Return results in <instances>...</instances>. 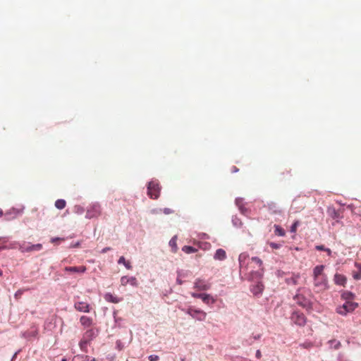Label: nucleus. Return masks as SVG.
Segmentation results:
<instances>
[{
  "label": "nucleus",
  "instance_id": "f257e3e1",
  "mask_svg": "<svg viewBox=\"0 0 361 361\" xmlns=\"http://www.w3.org/2000/svg\"><path fill=\"white\" fill-rule=\"evenodd\" d=\"M324 266L317 265L313 269L314 286L317 292H322L328 288V280L324 273Z\"/></svg>",
  "mask_w": 361,
  "mask_h": 361
},
{
  "label": "nucleus",
  "instance_id": "f03ea898",
  "mask_svg": "<svg viewBox=\"0 0 361 361\" xmlns=\"http://www.w3.org/2000/svg\"><path fill=\"white\" fill-rule=\"evenodd\" d=\"M161 188L156 180H152L148 183L147 195L152 199H157L160 195Z\"/></svg>",
  "mask_w": 361,
  "mask_h": 361
},
{
  "label": "nucleus",
  "instance_id": "7ed1b4c3",
  "mask_svg": "<svg viewBox=\"0 0 361 361\" xmlns=\"http://www.w3.org/2000/svg\"><path fill=\"white\" fill-rule=\"evenodd\" d=\"M250 264H255L256 267H253V268L257 267L258 269L255 271H251L252 278L260 279L264 271L262 261L259 258L254 257H252Z\"/></svg>",
  "mask_w": 361,
  "mask_h": 361
},
{
  "label": "nucleus",
  "instance_id": "20e7f679",
  "mask_svg": "<svg viewBox=\"0 0 361 361\" xmlns=\"http://www.w3.org/2000/svg\"><path fill=\"white\" fill-rule=\"evenodd\" d=\"M357 305L356 302L346 301L343 305L337 307L336 312L339 314L345 315L347 313L353 312Z\"/></svg>",
  "mask_w": 361,
  "mask_h": 361
},
{
  "label": "nucleus",
  "instance_id": "39448f33",
  "mask_svg": "<svg viewBox=\"0 0 361 361\" xmlns=\"http://www.w3.org/2000/svg\"><path fill=\"white\" fill-rule=\"evenodd\" d=\"M296 303L306 309L307 310H311L312 309V303L310 299L305 298L303 295L297 294L295 298Z\"/></svg>",
  "mask_w": 361,
  "mask_h": 361
},
{
  "label": "nucleus",
  "instance_id": "423d86ee",
  "mask_svg": "<svg viewBox=\"0 0 361 361\" xmlns=\"http://www.w3.org/2000/svg\"><path fill=\"white\" fill-rule=\"evenodd\" d=\"M102 213L101 206L98 203L92 204L86 212V217L92 219L99 216Z\"/></svg>",
  "mask_w": 361,
  "mask_h": 361
},
{
  "label": "nucleus",
  "instance_id": "0eeeda50",
  "mask_svg": "<svg viewBox=\"0 0 361 361\" xmlns=\"http://www.w3.org/2000/svg\"><path fill=\"white\" fill-rule=\"evenodd\" d=\"M187 313L190 315L192 318L196 319L199 321H204L206 319L207 313L201 310H196L192 307H190L187 310Z\"/></svg>",
  "mask_w": 361,
  "mask_h": 361
},
{
  "label": "nucleus",
  "instance_id": "6e6552de",
  "mask_svg": "<svg viewBox=\"0 0 361 361\" xmlns=\"http://www.w3.org/2000/svg\"><path fill=\"white\" fill-rule=\"evenodd\" d=\"M291 320L298 326H304L306 324V317L303 313L295 312L291 316Z\"/></svg>",
  "mask_w": 361,
  "mask_h": 361
},
{
  "label": "nucleus",
  "instance_id": "1a4fd4ad",
  "mask_svg": "<svg viewBox=\"0 0 361 361\" xmlns=\"http://www.w3.org/2000/svg\"><path fill=\"white\" fill-rule=\"evenodd\" d=\"M210 287V283L201 279H197L194 282V288L197 290H207Z\"/></svg>",
  "mask_w": 361,
  "mask_h": 361
},
{
  "label": "nucleus",
  "instance_id": "9d476101",
  "mask_svg": "<svg viewBox=\"0 0 361 361\" xmlns=\"http://www.w3.org/2000/svg\"><path fill=\"white\" fill-rule=\"evenodd\" d=\"M249 258V255L246 252H243L239 255L238 261H239V267L240 270L247 271L248 264H247L246 262Z\"/></svg>",
  "mask_w": 361,
  "mask_h": 361
},
{
  "label": "nucleus",
  "instance_id": "9b49d317",
  "mask_svg": "<svg viewBox=\"0 0 361 361\" xmlns=\"http://www.w3.org/2000/svg\"><path fill=\"white\" fill-rule=\"evenodd\" d=\"M74 307L76 310L78 312H90V306L87 302H82V301H78L74 303Z\"/></svg>",
  "mask_w": 361,
  "mask_h": 361
},
{
  "label": "nucleus",
  "instance_id": "f8f14e48",
  "mask_svg": "<svg viewBox=\"0 0 361 361\" xmlns=\"http://www.w3.org/2000/svg\"><path fill=\"white\" fill-rule=\"evenodd\" d=\"M130 284L133 286H137L138 282L135 277L131 276L128 277L126 276H122L121 279V284L126 286L127 284Z\"/></svg>",
  "mask_w": 361,
  "mask_h": 361
},
{
  "label": "nucleus",
  "instance_id": "ddd939ff",
  "mask_svg": "<svg viewBox=\"0 0 361 361\" xmlns=\"http://www.w3.org/2000/svg\"><path fill=\"white\" fill-rule=\"evenodd\" d=\"M334 283L337 285L345 286L347 279L346 277L341 274H336L334 278Z\"/></svg>",
  "mask_w": 361,
  "mask_h": 361
},
{
  "label": "nucleus",
  "instance_id": "4468645a",
  "mask_svg": "<svg viewBox=\"0 0 361 361\" xmlns=\"http://www.w3.org/2000/svg\"><path fill=\"white\" fill-rule=\"evenodd\" d=\"M250 290L254 295H257L262 293L264 290V286L261 282L258 281L256 284L252 286Z\"/></svg>",
  "mask_w": 361,
  "mask_h": 361
},
{
  "label": "nucleus",
  "instance_id": "2eb2a0df",
  "mask_svg": "<svg viewBox=\"0 0 361 361\" xmlns=\"http://www.w3.org/2000/svg\"><path fill=\"white\" fill-rule=\"evenodd\" d=\"M64 270L72 273H84L86 271V267L85 266L66 267Z\"/></svg>",
  "mask_w": 361,
  "mask_h": 361
},
{
  "label": "nucleus",
  "instance_id": "dca6fc26",
  "mask_svg": "<svg viewBox=\"0 0 361 361\" xmlns=\"http://www.w3.org/2000/svg\"><path fill=\"white\" fill-rule=\"evenodd\" d=\"M355 269L353 271V277L355 280L361 279V264L358 262L355 263Z\"/></svg>",
  "mask_w": 361,
  "mask_h": 361
},
{
  "label": "nucleus",
  "instance_id": "f3484780",
  "mask_svg": "<svg viewBox=\"0 0 361 361\" xmlns=\"http://www.w3.org/2000/svg\"><path fill=\"white\" fill-rule=\"evenodd\" d=\"M80 322L85 328H88L93 324L92 319L87 316H82L80 318Z\"/></svg>",
  "mask_w": 361,
  "mask_h": 361
},
{
  "label": "nucleus",
  "instance_id": "a211bd4d",
  "mask_svg": "<svg viewBox=\"0 0 361 361\" xmlns=\"http://www.w3.org/2000/svg\"><path fill=\"white\" fill-rule=\"evenodd\" d=\"M214 258L216 260H224L226 258V251L221 248L216 250Z\"/></svg>",
  "mask_w": 361,
  "mask_h": 361
},
{
  "label": "nucleus",
  "instance_id": "6ab92c4d",
  "mask_svg": "<svg viewBox=\"0 0 361 361\" xmlns=\"http://www.w3.org/2000/svg\"><path fill=\"white\" fill-rule=\"evenodd\" d=\"M267 208L269 211H271L274 214H281V210L280 208L277 206V204L275 202H269L267 204Z\"/></svg>",
  "mask_w": 361,
  "mask_h": 361
},
{
  "label": "nucleus",
  "instance_id": "aec40b11",
  "mask_svg": "<svg viewBox=\"0 0 361 361\" xmlns=\"http://www.w3.org/2000/svg\"><path fill=\"white\" fill-rule=\"evenodd\" d=\"M300 276L299 274H293V276L286 279V282L289 285H297L298 283V280L300 279Z\"/></svg>",
  "mask_w": 361,
  "mask_h": 361
},
{
  "label": "nucleus",
  "instance_id": "412c9836",
  "mask_svg": "<svg viewBox=\"0 0 361 361\" xmlns=\"http://www.w3.org/2000/svg\"><path fill=\"white\" fill-rule=\"evenodd\" d=\"M104 299L113 303H118L121 301V299L118 298L116 296L112 295L111 293H106L104 295Z\"/></svg>",
  "mask_w": 361,
  "mask_h": 361
},
{
  "label": "nucleus",
  "instance_id": "4be33fe9",
  "mask_svg": "<svg viewBox=\"0 0 361 361\" xmlns=\"http://www.w3.org/2000/svg\"><path fill=\"white\" fill-rule=\"evenodd\" d=\"M119 264H123L127 269H132L131 264L129 261H126L124 257H121L118 261Z\"/></svg>",
  "mask_w": 361,
  "mask_h": 361
},
{
  "label": "nucleus",
  "instance_id": "5701e85b",
  "mask_svg": "<svg viewBox=\"0 0 361 361\" xmlns=\"http://www.w3.org/2000/svg\"><path fill=\"white\" fill-rule=\"evenodd\" d=\"M202 301L207 305L214 304L216 302L215 299L211 295L207 293L204 296Z\"/></svg>",
  "mask_w": 361,
  "mask_h": 361
},
{
  "label": "nucleus",
  "instance_id": "b1692460",
  "mask_svg": "<svg viewBox=\"0 0 361 361\" xmlns=\"http://www.w3.org/2000/svg\"><path fill=\"white\" fill-rule=\"evenodd\" d=\"M38 331L37 329H34L31 331H26L23 334V336L26 338H30V337H35L37 336Z\"/></svg>",
  "mask_w": 361,
  "mask_h": 361
},
{
  "label": "nucleus",
  "instance_id": "393cba45",
  "mask_svg": "<svg viewBox=\"0 0 361 361\" xmlns=\"http://www.w3.org/2000/svg\"><path fill=\"white\" fill-rule=\"evenodd\" d=\"M182 250L186 254L195 253L197 251L196 248L188 245L183 246Z\"/></svg>",
  "mask_w": 361,
  "mask_h": 361
},
{
  "label": "nucleus",
  "instance_id": "a878e982",
  "mask_svg": "<svg viewBox=\"0 0 361 361\" xmlns=\"http://www.w3.org/2000/svg\"><path fill=\"white\" fill-rule=\"evenodd\" d=\"M66 202L64 200L59 199L55 202V207L59 209H63L65 208Z\"/></svg>",
  "mask_w": 361,
  "mask_h": 361
},
{
  "label": "nucleus",
  "instance_id": "bb28decb",
  "mask_svg": "<svg viewBox=\"0 0 361 361\" xmlns=\"http://www.w3.org/2000/svg\"><path fill=\"white\" fill-rule=\"evenodd\" d=\"M274 228H275L274 233L276 235H277L279 236H284L285 235V234H286L285 231L280 226L275 225Z\"/></svg>",
  "mask_w": 361,
  "mask_h": 361
},
{
  "label": "nucleus",
  "instance_id": "cd10ccee",
  "mask_svg": "<svg viewBox=\"0 0 361 361\" xmlns=\"http://www.w3.org/2000/svg\"><path fill=\"white\" fill-rule=\"evenodd\" d=\"M19 249L22 252H32V248L30 247V245L26 244L25 243L20 245L19 247Z\"/></svg>",
  "mask_w": 361,
  "mask_h": 361
},
{
  "label": "nucleus",
  "instance_id": "c85d7f7f",
  "mask_svg": "<svg viewBox=\"0 0 361 361\" xmlns=\"http://www.w3.org/2000/svg\"><path fill=\"white\" fill-rule=\"evenodd\" d=\"M169 245L170 246H171L172 247H174V250L173 252H176V249H177V247H176V236H174L173 237L170 241H169Z\"/></svg>",
  "mask_w": 361,
  "mask_h": 361
},
{
  "label": "nucleus",
  "instance_id": "c756f323",
  "mask_svg": "<svg viewBox=\"0 0 361 361\" xmlns=\"http://www.w3.org/2000/svg\"><path fill=\"white\" fill-rule=\"evenodd\" d=\"M300 225V221H295L293 225L291 226L290 227V232L291 233H295L296 231H297V228L298 226Z\"/></svg>",
  "mask_w": 361,
  "mask_h": 361
},
{
  "label": "nucleus",
  "instance_id": "7c9ffc66",
  "mask_svg": "<svg viewBox=\"0 0 361 361\" xmlns=\"http://www.w3.org/2000/svg\"><path fill=\"white\" fill-rule=\"evenodd\" d=\"M30 247L32 248V251H38L40 250L42 248V245L40 243L35 244V245H31Z\"/></svg>",
  "mask_w": 361,
  "mask_h": 361
},
{
  "label": "nucleus",
  "instance_id": "2f4dec72",
  "mask_svg": "<svg viewBox=\"0 0 361 361\" xmlns=\"http://www.w3.org/2000/svg\"><path fill=\"white\" fill-rule=\"evenodd\" d=\"M330 343L331 345H334V348L335 349H338L341 346V342L338 341L331 340V341H330Z\"/></svg>",
  "mask_w": 361,
  "mask_h": 361
},
{
  "label": "nucleus",
  "instance_id": "473e14b6",
  "mask_svg": "<svg viewBox=\"0 0 361 361\" xmlns=\"http://www.w3.org/2000/svg\"><path fill=\"white\" fill-rule=\"evenodd\" d=\"M28 290V289H25V290H24V289H19V290H18L16 291V293H15V298H17V299H18V298H20V296L23 295V292H24L25 290Z\"/></svg>",
  "mask_w": 361,
  "mask_h": 361
},
{
  "label": "nucleus",
  "instance_id": "72a5a7b5",
  "mask_svg": "<svg viewBox=\"0 0 361 361\" xmlns=\"http://www.w3.org/2000/svg\"><path fill=\"white\" fill-rule=\"evenodd\" d=\"M205 294L206 293H191V295H192V297H193L195 298H201L202 300L204 296L205 295Z\"/></svg>",
  "mask_w": 361,
  "mask_h": 361
},
{
  "label": "nucleus",
  "instance_id": "f704fd0d",
  "mask_svg": "<svg viewBox=\"0 0 361 361\" xmlns=\"http://www.w3.org/2000/svg\"><path fill=\"white\" fill-rule=\"evenodd\" d=\"M150 361H157L159 360V357L157 355H151L148 357Z\"/></svg>",
  "mask_w": 361,
  "mask_h": 361
},
{
  "label": "nucleus",
  "instance_id": "c9c22d12",
  "mask_svg": "<svg viewBox=\"0 0 361 361\" xmlns=\"http://www.w3.org/2000/svg\"><path fill=\"white\" fill-rule=\"evenodd\" d=\"M162 211L165 214H171L173 213V210L170 208H164Z\"/></svg>",
  "mask_w": 361,
  "mask_h": 361
},
{
  "label": "nucleus",
  "instance_id": "e433bc0d",
  "mask_svg": "<svg viewBox=\"0 0 361 361\" xmlns=\"http://www.w3.org/2000/svg\"><path fill=\"white\" fill-rule=\"evenodd\" d=\"M243 199L242 198H237L235 200V204L238 207H240L243 206Z\"/></svg>",
  "mask_w": 361,
  "mask_h": 361
},
{
  "label": "nucleus",
  "instance_id": "4c0bfd02",
  "mask_svg": "<svg viewBox=\"0 0 361 361\" xmlns=\"http://www.w3.org/2000/svg\"><path fill=\"white\" fill-rule=\"evenodd\" d=\"M269 245L273 249H279L281 247V245L275 243H270Z\"/></svg>",
  "mask_w": 361,
  "mask_h": 361
},
{
  "label": "nucleus",
  "instance_id": "58836bf2",
  "mask_svg": "<svg viewBox=\"0 0 361 361\" xmlns=\"http://www.w3.org/2000/svg\"><path fill=\"white\" fill-rule=\"evenodd\" d=\"M315 248H316V250H319V251H325V250H326V247L322 245H317L315 247Z\"/></svg>",
  "mask_w": 361,
  "mask_h": 361
},
{
  "label": "nucleus",
  "instance_id": "ea45409f",
  "mask_svg": "<svg viewBox=\"0 0 361 361\" xmlns=\"http://www.w3.org/2000/svg\"><path fill=\"white\" fill-rule=\"evenodd\" d=\"M93 334H94L93 330H92V329H90V330H88V331H86L85 335H86L87 336H92Z\"/></svg>",
  "mask_w": 361,
  "mask_h": 361
},
{
  "label": "nucleus",
  "instance_id": "a19ab883",
  "mask_svg": "<svg viewBox=\"0 0 361 361\" xmlns=\"http://www.w3.org/2000/svg\"><path fill=\"white\" fill-rule=\"evenodd\" d=\"M256 357L258 358V359H260L261 357H262V353H261V351L259 350H257V352H256Z\"/></svg>",
  "mask_w": 361,
  "mask_h": 361
},
{
  "label": "nucleus",
  "instance_id": "79ce46f5",
  "mask_svg": "<svg viewBox=\"0 0 361 361\" xmlns=\"http://www.w3.org/2000/svg\"><path fill=\"white\" fill-rule=\"evenodd\" d=\"M109 250H111V247H104V249H102V253H106V252H108Z\"/></svg>",
  "mask_w": 361,
  "mask_h": 361
},
{
  "label": "nucleus",
  "instance_id": "37998d69",
  "mask_svg": "<svg viewBox=\"0 0 361 361\" xmlns=\"http://www.w3.org/2000/svg\"><path fill=\"white\" fill-rule=\"evenodd\" d=\"M63 240V239H61L59 238H52L51 241V243H54V242L61 241Z\"/></svg>",
  "mask_w": 361,
  "mask_h": 361
},
{
  "label": "nucleus",
  "instance_id": "c03bdc74",
  "mask_svg": "<svg viewBox=\"0 0 361 361\" xmlns=\"http://www.w3.org/2000/svg\"><path fill=\"white\" fill-rule=\"evenodd\" d=\"M324 252H326L329 256H331V250L329 248H326Z\"/></svg>",
  "mask_w": 361,
  "mask_h": 361
},
{
  "label": "nucleus",
  "instance_id": "a18cd8bd",
  "mask_svg": "<svg viewBox=\"0 0 361 361\" xmlns=\"http://www.w3.org/2000/svg\"><path fill=\"white\" fill-rule=\"evenodd\" d=\"M353 294L351 293H345L343 295V296L345 298H348L349 296H352Z\"/></svg>",
  "mask_w": 361,
  "mask_h": 361
},
{
  "label": "nucleus",
  "instance_id": "49530a36",
  "mask_svg": "<svg viewBox=\"0 0 361 361\" xmlns=\"http://www.w3.org/2000/svg\"><path fill=\"white\" fill-rule=\"evenodd\" d=\"M240 210L241 211L242 213L245 214V211H246V209L242 206L240 207H239Z\"/></svg>",
  "mask_w": 361,
  "mask_h": 361
},
{
  "label": "nucleus",
  "instance_id": "de8ad7c7",
  "mask_svg": "<svg viewBox=\"0 0 361 361\" xmlns=\"http://www.w3.org/2000/svg\"><path fill=\"white\" fill-rule=\"evenodd\" d=\"M232 171L233 172H237V171H238V169L237 167H235V166H233Z\"/></svg>",
  "mask_w": 361,
  "mask_h": 361
},
{
  "label": "nucleus",
  "instance_id": "09e8293b",
  "mask_svg": "<svg viewBox=\"0 0 361 361\" xmlns=\"http://www.w3.org/2000/svg\"><path fill=\"white\" fill-rule=\"evenodd\" d=\"M3 211L1 209H0V217H1L3 216Z\"/></svg>",
  "mask_w": 361,
  "mask_h": 361
},
{
  "label": "nucleus",
  "instance_id": "8fccbe9b",
  "mask_svg": "<svg viewBox=\"0 0 361 361\" xmlns=\"http://www.w3.org/2000/svg\"><path fill=\"white\" fill-rule=\"evenodd\" d=\"M7 248L6 246H0V250L6 249Z\"/></svg>",
  "mask_w": 361,
  "mask_h": 361
},
{
  "label": "nucleus",
  "instance_id": "3c124183",
  "mask_svg": "<svg viewBox=\"0 0 361 361\" xmlns=\"http://www.w3.org/2000/svg\"><path fill=\"white\" fill-rule=\"evenodd\" d=\"M177 282L179 283V284H181L182 283V281L179 279H177Z\"/></svg>",
  "mask_w": 361,
  "mask_h": 361
},
{
  "label": "nucleus",
  "instance_id": "603ef678",
  "mask_svg": "<svg viewBox=\"0 0 361 361\" xmlns=\"http://www.w3.org/2000/svg\"><path fill=\"white\" fill-rule=\"evenodd\" d=\"M1 275H2V271H1V270L0 269V276H1Z\"/></svg>",
  "mask_w": 361,
  "mask_h": 361
}]
</instances>
